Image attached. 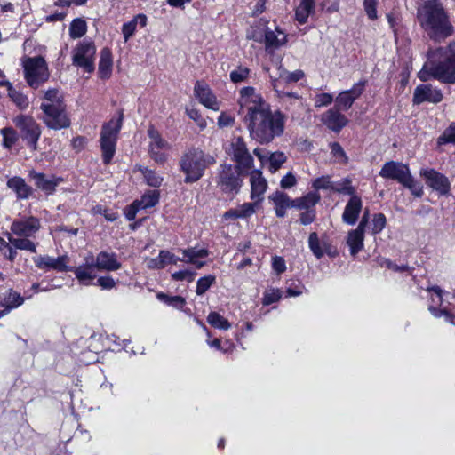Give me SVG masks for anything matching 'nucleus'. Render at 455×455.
I'll use <instances>...</instances> for the list:
<instances>
[{
	"label": "nucleus",
	"instance_id": "7",
	"mask_svg": "<svg viewBox=\"0 0 455 455\" xmlns=\"http://www.w3.org/2000/svg\"><path fill=\"white\" fill-rule=\"evenodd\" d=\"M12 122L27 148L33 151L36 150L42 134L40 124L31 115L27 114L17 115Z\"/></svg>",
	"mask_w": 455,
	"mask_h": 455
},
{
	"label": "nucleus",
	"instance_id": "40",
	"mask_svg": "<svg viewBox=\"0 0 455 455\" xmlns=\"http://www.w3.org/2000/svg\"><path fill=\"white\" fill-rule=\"evenodd\" d=\"M25 298L20 295L18 291L13 289H9L7 293L2 301L0 306H7L11 309H15L24 303Z\"/></svg>",
	"mask_w": 455,
	"mask_h": 455
},
{
	"label": "nucleus",
	"instance_id": "9",
	"mask_svg": "<svg viewBox=\"0 0 455 455\" xmlns=\"http://www.w3.org/2000/svg\"><path fill=\"white\" fill-rule=\"evenodd\" d=\"M24 77L28 84L37 89L49 78L47 63L44 57H28L23 63Z\"/></svg>",
	"mask_w": 455,
	"mask_h": 455
},
{
	"label": "nucleus",
	"instance_id": "27",
	"mask_svg": "<svg viewBox=\"0 0 455 455\" xmlns=\"http://www.w3.org/2000/svg\"><path fill=\"white\" fill-rule=\"evenodd\" d=\"M113 70V54L109 47H104L100 52L98 76L102 80L109 79Z\"/></svg>",
	"mask_w": 455,
	"mask_h": 455
},
{
	"label": "nucleus",
	"instance_id": "6",
	"mask_svg": "<svg viewBox=\"0 0 455 455\" xmlns=\"http://www.w3.org/2000/svg\"><path fill=\"white\" fill-rule=\"evenodd\" d=\"M248 174L240 165L221 164L219 166L216 184L226 195H237L243 183V177Z\"/></svg>",
	"mask_w": 455,
	"mask_h": 455
},
{
	"label": "nucleus",
	"instance_id": "24",
	"mask_svg": "<svg viewBox=\"0 0 455 455\" xmlns=\"http://www.w3.org/2000/svg\"><path fill=\"white\" fill-rule=\"evenodd\" d=\"M96 266L92 259V262L89 263L86 259V263L78 267H69V271L74 273L76 278L84 284H89L92 280L96 278Z\"/></svg>",
	"mask_w": 455,
	"mask_h": 455
},
{
	"label": "nucleus",
	"instance_id": "25",
	"mask_svg": "<svg viewBox=\"0 0 455 455\" xmlns=\"http://www.w3.org/2000/svg\"><path fill=\"white\" fill-rule=\"evenodd\" d=\"M6 186L16 194L17 199H28L33 195L32 187L27 184L22 177L13 176L8 179Z\"/></svg>",
	"mask_w": 455,
	"mask_h": 455
},
{
	"label": "nucleus",
	"instance_id": "45",
	"mask_svg": "<svg viewBox=\"0 0 455 455\" xmlns=\"http://www.w3.org/2000/svg\"><path fill=\"white\" fill-rule=\"evenodd\" d=\"M267 161L269 162L268 169L274 173L287 161V156L283 151H275L269 155Z\"/></svg>",
	"mask_w": 455,
	"mask_h": 455
},
{
	"label": "nucleus",
	"instance_id": "60",
	"mask_svg": "<svg viewBox=\"0 0 455 455\" xmlns=\"http://www.w3.org/2000/svg\"><path fill=\"white\" fill-rule=\"evenodd\" d=\"M196 273L188 269L180 270L172 274L171 277L174 281L187 280L188 283L194 281Z\"/></svg>",
	"mask_w": 455,
	"mask_h": 455
},
{
	"label": "nucleus",
	"instance_id": "20",
	"mask_svg": "<svg viewBox=\"0 0 455 455\" xmlns=\"http://www.w3.org/2000/svg\"><path fill=\"white\" fill-rule=\"evenodd\" d=\"M443 100V92L440 89L433 87L430 84L418 85L413 92V103L419 105L423 102L439 103Z\"/></svg>",
	"mask_w": 455,
	"mask_h": 455
},
{
	"label": "nucleus",
	"instance_id": "8",
	"mask_svg": "<svg viewBox=\"0 0 455 455\" xmlns=\"http://www.w3.org/2000/svg\"><path fill=\"white\" fill-rule=\"evenodd\" d=\"M40 109L43 112L42 121L48 129L60 131L70 127L71 119L65 102L41 104Z\"/></svg>",
	"mask_w": 455,
	"mask_h": 455
},
{
	"label": "nucleus",
	"instance_id": "10",
	"mask_svg": "<svg viewBox=\"0 0 455 455\" xmlns=\"http://www.w3.org/2000/svg\"><path fill=\"white\" fill-rule=\"evenodd\" d=\"M96 47L92 41L79 42L72 57L73 65L84 68L85 72L92 73L95 69Z\"/></svg>",
	"mask_w": 455,
	"mask_h": 455
},
{
	"label": "nucleus",
	"instance_id": "39",
	"mask_svg": "<svg viewBox=\"0 0 455 455\" xmlns=\"http://www.w3.org/2000/svg\"><path fill=\"white\" fill-rule=\"evenodd\" d=\"M378 263L379 264L380 267H386L391 270L392 272L399 273L405 275H412V272L414 270L412 267H410L407 264L398 265L392 262L390 259L384 258L378 259Z\"/></svg>",
	"mask_w": 455,
	"mask_h": 455
},
{
	"label": "nucleus",
	"instance_id": "57",
	"mask_svg": "<svg viewBox=\"0 0 455 455\" xmlns=\"http://www.w3.org/2000/svg\"><path fill=\"white\" fill-rule=\"evenodd\" d=\"M258 202L243 203L238 209V213L241 219L249 218L256 212V206Z\"/></svg>",
	"mask_w": 455,
	"mask_h": 455
},
{
	"label": "nucleus",
	"instance_id": "49",
	"mask_svg": "<svg viewBox=\"0 0 455 455\" xmlns=\"http://www.w3.org/2000/svg\"><path fill=\"white\" fill-rule=\"evenodd\" d=\"M209 251L205 248L196 250L194 247H189L182 251L183 256L187 258V263H195V259L206 258L209 256Z\"/></svg>",
	"mask_w": 455,
	"mask_h": 455
},
{
	"label": "nucleus",
	"instance_id": "46",
	"mask_svg": "<svg viewBox=\"0 0 455 455\" xmlns=\"http://www.w3.org/2000/svg\"><path fill=\"white\" fill-rule=\"evenodd\" d=\"M251 69L248 67L238 65L235 69L230 72V81L233 84L246 82L250 76Z\"/></svg>",
	"mask_w": 455,
	"mask_h": 455
},
{
	"label": "nucleus",
	"instance_id": "22",
	"mask_svg": "<svg viewBox=\"0 0 455 455\" xmlns=\"http://www.w3.org/2000/svg\"><path fill=\"white\" fill-rule=\"evenodd\" d=\"M341 111L332 107L323 114L322 122L334 132H339L348 123V119Z\"/></svg>",
	"mask_w": 455,
	"mask_h": 455
},
{
	"label": "nucleus",
	"instance_id": "42",
	"mask_svg": "<svg viewBox=\"0 0 455 455\" xmlns=\"http://www.w3.org/2000/svg\"><path fill=\"white\" fill-rule=\"evenodd\" d=\"M87 32L86 21L82 18L74 19L69 26V36L73 39L84 36Z\"/></svg>",
	"mask_w": 455,
	"mask_h": 455
},
{
	"label": "nucleus",
	"instance_id": "36",
	"mask_svg": "<svg viewBox=\"0 0 455 455\" xmlns=\"http://www.w3.org/2000/svg\"><path fill=\"white\" fill-rule=\"evenodd\" d=\"M427 291L429 293V305L428 310L432 314V309L443 310L441 307L443 300V295L445 291L439 286L434 285L427 288Z\"/></svg>",
	"mask_w": 455,
	"mask_h": 455
},
{
	"label": "nucleus",
	"instance_id": "12",
	"mask_svg": "<svg viewBox=\"0 0 455 455\" xmlns=\"http://www.w3.org/2000/svg\"><path fill=\"white\" fill-rule=\"evenodd\" d=\"M28 177L34 180L35 186L46 196H52L56 192V188L64 181L63 178L52 174L48 177L44 172H38L32 169L28 172Z\"/></svg>",
	"mask_w": 455,
	"mask_h": 455
},
{
	"label": "nucleus",
	"instance_id": "4",
	"mask_svg": "<svg viewBox=\"0 0 455 455\" xmlns=\"http://www.w3.org/2000/svg\"><path fill=\"white\" fill-rule=\"evenodd\" d=\"M215 164L216 159L212 155L196 146L187 148L178 161L179 171L184 175L186 184L199 181Z\"/></svg>",
	"mask_w": 455,
	"mask_h": 455
},
{
	"label": "nucleus",
	"instance_id": "61",
	"mask_svg": "<svg viewBox=\"0 0 455 455\" xmlns=\"http://www.w3.org/2000/svg\"><path fill=\"white\" fill-rule=\"evenodd\" d=\"M313 12L314 11L299 5L295 10V20L301 25L305 24Z\"/></svg>",
	"mask_w": 455,
	"mask_h": 455
},
{
	"label": "nucleus",
	"instance_id": "16",
	"mask_svg": "<svg viewBox=\"0 0 455 455\" xmlns=\"http://www.w3.org/2000/svg\"><path fill=\"white\" fill-rule=\"evenodd\" d=\"M69 257L68 255H60L57 258L51 257L49 255H40L34 259L36 267L44 272L54 270L57 272H68L69 267Z\"/></svg>",
	"mask_w": 455,
	"mask_h": 455
},
{
	"label": "nucleus",
	"instance_id": "3",
	"mask_svg": "<svg viewBox=\"0 0 455 455\" xmlns=\"http://www.w3.org/2000/svg\"><path fill=\"white\" fill-rule=\"evenodd\" d=\"M418 17L428 36L439 41L450 36L453 28L439 0H427L419 8Z\"/></svg>",
	"mask_w": 455,
	"mask_h": 455
},
{
	"label": "nucleus",
	"instance_id": "30",
	"mask_svg": "<svg viewBox=\"0 0 455 455\" xmlns=\"http://www.w3.org/2000/svg\"><path fill=\"white\" fill-rule=\"evenodd\" d=\"M308 247L317 259H322L325 253L331 255V243L328 242L321 243L316 232L309 234Z\"/></svg>",
	"mask_w": 455,
	"mask_h": 455
},
{
	"label": "nucleus",
	"instance_id": "29",
	"mask_svg": "<svg viewBox=\"0 0 455 455\" xmlns=\"http://www.w3.org/2000/svg\"><path fill=\"white\" fill-rule=\"evenodd\" d=\"M251 198L261 196L267 190V180L263 177L260 170H251L250 173Z\"/></svg>",
	"mask_w": 455,
	"mask_h": 455
},
{
	"label": "nucleus",
	"instance_id": "14",
	"mask_svg": "<svg viewBox=\"0 0 455 455\" xmlns=\"http://www.w3.org/2000/svg\"><path fill=\"white\" fill-rule=\"evenodd\" d=\"M233 149V160L235 165H240L245 172H249L254 166L252 156L249 153L247 144L243 137H236L231 144Z\"/></svg>",
	"mask_w": 455,
	"mask_h": 455
},
{
	"label": "nucleus",
	"instance_id": "43",
	"mask_svg": "<svg viewBox=\"0 0 455 455\" xmlns=\"http://www.w3.org/2000/svg\"><path fill=\"white\" fill-rule=\"evenodd\" d=\"M207 322L212 327L219 330L227 331L231 327V323L228 322V320L215 311H211L209 313L207 316Z\"/></svg>",
	"mask_w": 455,
	"mask_h": 455
},
{
	"label": "nucleus",
	"instance_id": "1",
	"mask_svg": "<svg viewBox=\"0 0 455 455\" xmlns=\"http://www.w3.org/2000/svg\"><path fill=\"white\" fill-rule=\"evenodd\" d=\"M239 95V104L245 108L243 122L251 140L267 145L283 136L287 116L282 110L273 111L270 104L252 86L243 87Z\"/></svg>",
	"mask_w": 455,
	"mask_h": 455
},
{
	"label": "nucleus",
	"instance_id": "32",
	"mask_svg": "<svg viewBox=\"0 0 455 455\" xmlns=\"http://www.w3.org/2000/svg\"><path fill=\"white\" fill-rule=\"evenodd\" d=\"M321 201V196L316 191H309L306 195L293 199L294 208L299 210H312Z\"/></svg>",
	"mask_w": 455,
	"mask_h": 455
},
{
	"label": "nucleus",
	"instance_id": "48",
	"mask_svg": "<svg viewBox=\"0 0 455 455\" xmlns=\"http://www.w3.org/2000/svg\"><path fill=\"white\" fill-rule=\"evenodd\" d=\"M216 283L214 275H207L200 277L196 282V292L198 296L204 295Z\"/></svg>",
	"mask_w": 455,
	"mask_h": 455
},
{
	"label": "nucleus",
	"instance_id": "64",
	"mask_svg": "<svg viewBox=\"0 0 455 455\" xmlns=\"http://www.w3.org/2000/svg\"><path fill=\"white\" fill-rule=\"evenodd\" d=\"M272 269L277 274L281 275L284 273L287 269L286 262L284 259L281 256H274L272 257Z\"/></svg>",
	"mask_w": 455,
	"mask_h": 455
},
{
	"label": "nucleus",
	"instance_id": "19",
	"mask_svg": "<svg viewBox=\"0 0 455 455\" xmlns=\"http://www.w3.org/2000/svg\"><path fill=\"white\" fill-rule=\"evenodd\" d=\"M194 93L198 101L206 108L214 111L220 109V102L205 82L196 81L194 86Z\"/></svg>",
	"mask_w": 455,
	"mask_h": 455
},
{
	"label": "nucleus",
	"instance_id": "47",
	"mask_svg": "<svg viewBox=\"0 0 455 455\" xmlns=\"http://www.w3.org/2000/svg\"><path fill=\"white\" fill-rule=\"evenodd\" d=\"M9 241L12 246L15 247V249L19 250H24L30 251L32 253L36 252V246L34 242L28 239V237H19V238H12L10 237Z\"/></svg>",
	"mask_w": 455,
	"mask_h": 455
},
{
	"label": "nucleus",
	"instance_id": "58",
	"mask_svg": "<svg viewBox=\"0 0 455 455\" xmlns=\"http://www.w3.org/2000/svg\"><path fill=\"white\" fill-rule=\"evenodd\" d=\"M94 211L96 213H99V214H101L104 216V218L108 220V221H115L118 219L119 217V214L117 212H115L109 208H107V207H102L101 205H97L95 208H94Z\"/></svg>",
	"mask_w": 455,
	"mask_h": 455
},
{
	"label": "nucleus",
	"instance_id": "56",
	"mask_svg": "<svg viewBox=\"0 0 455 455\" xmlns=\"http://www.w3.org/2000/svg\"><path fill=\"white\" fill-rule=\"evenodd\" d=\"M140 210H142L139 200H134L131 204L127 205L124 210V214L127 220H134Z\"/></svg>",
	"mask_w": 455,
	"mask_h": 455
},
{
	"label": "nucleus",
	"instance_id": "5",
	"mask_svg": "<svg viewBox=\"0 0 455 455\" xmlns=\"http://www.w3.org/2000/svg\"><path fill=\"white\" fill-rule=\"evenodd\" d=\"M124 111H118V116L104 123L100 134V148L102 162L105 165L112 163L116 151L119 133L123 127Z\"/></svg>",
	"mask_w": 455,
	"mask_h": 455
},
{
	"label": "nucleus",
	"instance_id": "15",
	"mask_svg": "<svg viewBox=\"0 0 455 455\" xmlns=\"http://www.w3.org/2000/svg\"><path fill=\"white\" fill-rule=\"evenodd\" d=\"M419 174L425 179L427 185L440 195L445 196L450 192L451 183L445 175L430 168L421 169Z\"/></svg>",
	"mask_w": 455,
	"mask_h": 455
},
{
	"label": "nucleus",
	"instance_id": "54",
	"mask_svg": "<svg viewBox=\"0 0 455 455\" xmlns=\"http://www.w3.org/2000/svg\"><path fill=\"white\" fill-rule=\"evenodd\" d=\"M282 298V292L279 289L267 290L263 293L262 304L263 306H270L273 303L278 302Z\"/></svg>",
	"mask_w": 455,
	"mask_h": 455
},
{
	"label": "nucleus",
	"instance_id": "31",
	"mask_svg": "<svg viewBox=\"0 0 455 455\" xmlns=\"http://www.w3.org/2000/svg\"><path fill=\"white\" fill-rule=\"evenodd\" d=\"M148 17L144 13L135 15L132 20L125 22L122 26V34L124 41H128L136 32L137 25L140 28L147 26Z\"/></svg>",
	"mask_w": 455,
	"mask_h": 455
},
{
	"label": "nucleus",
	"instance_id": "38",
	"mask_svg": "<svg viewBox=\"0 0 455 455\" xmlns=\"http://www.w3.org/2000/svg\"><path fill=\"white\" fill-rule=\"evenodd\" d=\"M138 170L142 173L145 182L152 188H159L164 178L160 176L155 170H151L146 166L139 165Z\"/></svg>",
	"mask_w": 455,
	"mask_h": 455
},
{
	"label": "nucleus",
	"instance_id": "26",
	"mask_svg": "<svg viewBox=\"0 0 455 455\" xmlns=\"http://www.w3.org/2000/svg\"><path fill=\"white\" fill-rule=\"evenodd\" d=\"M94 264L97 269L107 271H116L122 267L115 252H108L105 251L97 254Z\"/></svg>",
	"mask_w": 455,
	"mask_h": 455
},
{
	"label": "nucleus",
	"instance_id": "35",
	"mask_svg": "<svg viewBox=\"0 0 455 455\" xmlns=\"http://www.w3.org/2000/svg\"><path fill=\"white\" fill-rule=\"evenodd\" d=\"M2 135V146L5 149H12L20 138L19 131L12 126L4 127L0 130Z\"/></svg>",
	"mask_w": 455,
	"mask_h": 455
},
{
	"label": "nucleus",
	"instance_id": "37",
	"mask_svg": "<svg viewBox=\"0 0 455 455\" xmlns=\"http://www.w3.org/2000/svg\"><path fill=\"white\" fill-rule=\"evenodd\" d=\"M156 298L164 304L179 310H183L187 304L186 299L180 295L171 296L163 291H159L156 293Z\"/></svg>",
	"mask_w": 455,
	"mask_h": 455
},
{
	"label": "nucleus",
	"instance_id": "44",
	"mask_svg": "<svg viewBox=\"0 0 455 455\" xmlns=\"http://www.w3.org/2000/svg\"><path fill=\"white\" fill-rule=\"evenodd\" d=\"M159 190H148L141 196L139 203L142 209H148L156 206L159 203Z\"/></svg>",
	"mask_w": 455,
	"mask_h": 455
},
{
	"label": "nucleus",
	"instance_id": "2",
	"mask_svg": "<svg viewBox=\"0 0 455 455\" xmlns=\"http://www.w3.org/2000/svg\"><path fill=\"white\" fill-rule=\"evenodd\" d=\"M418 77L422 82L435 79L443 84H455V42L429 49Z\"/></svg>",
	"mask_w": 455,
	"mask_h": 455
},
{
	"label": "nucleus",
	"instance_id": "11",
	"mask_svg": "<svg viewBox=\"0 0 455 455\" xmlns=\"http://www.w3.org/2000/svg\"><path fill=\"white\" fill-rule=\"evenodd\" d=\"M147 134L150 139L148 143V155L150 158L156 164H164L167 161V154L163 150L169 148V143L154 125H149Z\"/></svg>",
	"mask_w": 455,
	"mask_h": 455
},
{
	"label": "nucleus",
	"instance_id": "51",
	"mask_svg": "<svg viewBox=\"0 0 455 455\" xmlns=\"http://www.w3.org/2000/svg\"><path fill=\"white\" fill-rule=\"evenodd\" d=\"M403 187L408 188L416 197H421L423 195V187L421 184L414 180L410 174L405 180L402 183Z\"/></svg>",
	"mask_w": 455,
	"mask_h": 455
},
{
	"label": "nucleus",
	"instance_id": "28",
	"mask_svg": "<svg viewBox=\"0 0 455 455\" xmlns=\"http://www.w3.org/2000/svg\"><path fill=\"white\" fill-rule=\"evenodd\" d=\"M362 211V200L359 196H352L345 206L342 220L348 225H355Z\"/></svg>",
	"mask_w": 455,
	"mask_h": 455
},
{
	"label": "nucleus",
	"instance_id": "52",
	"mask_svg": "<svg viewBox=\"0 0 455 455\" xmlns=\"http://www.w3.org/2000/svg\"><path fill=\"white\" fill-rule=\"evenodd\" d=\"M455 144V123H451L437 139L438 145Z\"/></svg>",
	"mask_w": 455,
	"mask_h": 455
},
{
	"label": "nucleus",
	"instance_id": "18",
	"mask_svg": "<svg viewBox=\"0 0 455 455\" xmlns=\"http://www.w3.org/2000/svg\"><path fill=\"white\" fill-rule=\"evenodd\" d=\"M365 84L366 81H360L355 84L350 90L339 93L335 99L333 107L342 111H347L352 107L355 100L362 95L365 89Z\"/></svg>",
	"mask_w": 455,
	"mask_h": 455
},
{
	"label": "nucleus",
	"instance_id": "55",
	"mask_svg": "<svg viewBox=\"0 0 455 455\" xmlns=\"http://www.w3.org/2000/svg\"><path fill=\"white\" fill-rule=\"evenodd\" d=\"M44 100L45 101L41 104H55L58 102H65L62 96L60 95V92L56 88L49 89L44 92Z\"/></svg>",
	"mask_w": 455,
	"mask_h": 455
},
{
	"label": "nucleus",
	"instance_id": "41",
	"mask_svg": "<svg viewBox=\"0 0 455 455\" xmlns=\"http://www.w3.org/2000/svg\"><path fill=\"white\" fill-rule=\"evenodd\" d=\"M332 191L338 194L358 196L355 188L352 185V180L349 177L342 179L340 181L333 182Z\"/></svg>",
	"mask_w": 455,
	"mask_h": 455
},
{
	"label": "nucleus",
	"instance_id": "34",
	"mask_svg": "<svg viewBox=\"0 0 455 455\" xmlns=\"http://www.w3.org/2000/svg\"><path fill=\"white\" fill-rule=\"evenodd\" d=\"M263 43L265 44V49L267 52L278 49L287 43V35H284L283 38L279 39L275 31L271 30L267 26H266L264 28Z\"/></svg>",
	"mask_w": 455,
	"mask_h": 455
},
{
	"label": "nucleus",
	"instance_id": "23",
	"mask_svg": "<svg viewBox=\"0 0 455 455\" xmlns=\"http://www.w3.org/2000/svg\"><path fill=\"white\" fill-rule=\"evenodd\" d=\"M269 200L274 204L278 218L285 217L287 209L294 208L293 199L283 191L276 190L269 196Z\"/></svg>",
	"mask_w": 455,
	"mask_h": 455
},
{
	"label": "nucleus",
	"instance_id": "59",
	"mask_svg": "<svg viewBox=\"0 0 455 455\" xmlns=\"http://www.w3.org/2000/svg\"><path fill=\"white\" fill-rule=\"evenodd\" d=\"M387 220L386 217L382 213L375 214L373 219L371 220V232L379 233L386 226Z\"/></svg>",
	"mask_w": 455,
	"mask_h": 455
},
{
	"label": "nucleus",
	"instance_id": "62",
	"mask_svg": "<svg viewBox=\"0 0 455 455\" xmlns=\"http://www.w3.org/2000/svg\"><path fill=\"white\" fill-rule=\"evenodd\" d=\"M304 285L299 282L292 281L286 288V297H297L302 294Z\"/></svg>",
	"mask_w": 455,
	"mask_h": 455
},
{
	"label": "nucleus",
	"instance_id": "63",
	"mask_svg": "<svg viewBox=\"0 0 455 455\" xmlns=\"http://www.w3.org/2000/svg\"><path fill=\"white\" fill-rule=\"evenodd\" d=\"M316 219V210H304L299 214V223L304 226H307L311 223H313Z\"/></svg>",
	"mask_w": 455,
	"mask_h": 455
},
{
	"label": "nucleus",
	"instance_id": "17",
	"mask_svg": "<svg viewBox=\"0 0 455 455\" xmlns=\"http://www.w3.org/2000/svg\"><path fill=\"white\" fill-rule=\"evenodd\" d=\"M370 209L365 207L362 220L358 227L348 232L347 243L349 246L351 255L354 257L361 251L363 247L364 227L368 221Z\"/></svg>",
	"mask_w": 455,
	"mask_h": 455
},
{
	"label": "nucleus",
	"instance_id": "50",
	"mask_svg": "<svg viewBox=\"0 0 455 455\" xmlns=\"http://www.w3.org/2000/svg\"><path fill=\"white\" fill-rule=\"evenodd\" d=\"M312 188L314 191L318 193L319 190H331L333 188V182L331 180V176L323 175L312 180Z\"/></svg>",
	"mask_w": 455,
	"mask_h": 455
},
{
	"label": "nucleus",
	"instance_id": "21",
	"mask_svg": "<svg viewBox=\"0 0 455 455\" xmlns=\"http://www.w3.org/2000/svg\"><path fill=\"white\" fill-rule=\"evenodd\" d=\"M411 174L407 164L400 162L390 161L386 163L379 172V175L385 179H391L402 184Z\"/></svg>",
	"mask_w": 455,
	"mask_h": 455
},
{
	"label": "nucleus",
	"instance_id": "53",
	"mask_svg": "<svg viewBox=\"0 0 455 455\" xmlns=\"http://www.w3.org/2000/svg\"><path fill=\"white\" fill-rule=\"evenodd\" d=\"M0 251L4 259L14 261L17 257L15 247L11 246L4 238L0 237Z\"/></svg>",
	"mask_w": 455,
	"mask_h": 455
},
{
	"label": "nucleus",
	"instance_id": "13",
	"mask_svg": "<svg viewBox=\"0 0 455 455\" xmlns=\"http://www.w3.org/2000/svg\"><path fill=\"white\" fill-rule=\"evenodd\" d=\"M10 228L19 237H34L41 228V222L37 217L28 216L14 220Z\"/></svg>",
	"mask_w": 455,
	"mask_h": 455
},
{
	"label": "nucleus",
	"instance_id": "33",
	"mask_svg": "<svg viewBox=\"0 0 455 455\" xmlns=\"http://www.w3.org/2000/svg\"><path fill=\"white\" fill-rule=\"evenodd\" d=\"M0 87H5L10 99L20 108L28 106V99L21 92L16 90L12 84L8 80L0 81Z\"/></svg>",
	"mask_w": 455,
	"mask_h": 455
}]
</instances>
